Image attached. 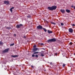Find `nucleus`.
I'll use <instances>...</instances> for the list:
<instances>
[{"label":"nucleus","instance_id":"obj_1","mask_svg":"<svg viewBox=\"0 0 75 75\" xmlns=\"http://www.w3.org/2000/svg\"><path fill=\"white\" fill-rule=\"evenodd\" d=\"M47 8L49 10H50V11H53V10H56V8H57L56 6H52V7H47Z\"/></svg>","mask_w":75,"mask_h":75},{"label":"nucleus","instance_id":"obj_2","mask_svg":"<svg viewBox=\"0 0 75 75\" xmlns=\"http://www.w3.org/2000/svg\"><path fill=\"white\" fill-rule=\"evenodd\" d=\"M36 28L38 29V30H42V26L40 25L36 27Z\"/></svg>","mask_w":75,"mask_h":75},{"label":"nucleus","instance_id":"obj_3","mask_svg":"<svg viewBox=\"0 0 75 75\" xmlns=\"http://www.w3.org/2000/svg\"><path fill=\"white\" fill-rule=\"evenodd\" d=\"M23 26V25L22 24H20L19 25H16V28H19Z\"/></svg>","mask_w":75,"mask_h":75},{"label":"nucleus","instance_id":"obj_4","mask_svg":"<svg viewBox=\"0 0 75 75\" xmlns=\"http://www.w3.org/2000/svg\"><path fill=\"white\" fill-rule=\"evenodd\" d=\"M8 50H9V48H8L6 49L3 51V52H4V53L5 52H7L8 51Z\"/></svg>","mask_w":75,"mask_h":75},{"label":"nucleus","instance_id":"obj_5","mask_svg":"<svg viewBox=\"0 0 75 75\" xmlns=\"http://www.w3.org/2000/svg\"><path fill=\"white\" fill-rule=\"evenodd\" d=\"M69 33H73V29L71 28H70L69 29Z\"/></svg>","mask_w":75,"mask_h":75},{"label":"nucleus","instance_id":"obj_6","mask_svg":"<svg viewBox=\"0 0 75 75\" xmlns=\"http://www.w3.org/2000/svg\"><path fill=\"white\" fill-rule=\"evenodd\" d=\"M38 50H39L38 49V48H35L33 49V52H35V51H38Z\"/></svg>","mask_w":75,"mask_h":75},{"label":"nucleus","instance_id":"obj_7","mask_svg":"<svg viewBox=\"0 0 75 75\" xmlns=\"http://www.w3.org/2000/svg\"><path fill=\"white\" fill-rule=\"evenodd\" d=\"M51 40L52 41V42H55L56 41V39L54 38H53L52 39H51Z\"/></svg>","mask_w":75,"mask_h":75},{"label":"nucleus","instance_id":"obj_8","mask_svg":"<svg viewBox=\"0 0 75 75\" xmlns=\"http://www.w3.org/2000/svg\"><path fill=\"white\" fill-rule=\"evenodd\" d=\"M4 3L6 4H10V3H9V2L8 1H4Z\"/></svg>","mask_w":75,"mask_h":75},{"label":"nucleus","instance_id":"obj_9","mask_svg":"<svg viewBox=\"0 0 75 75\" xmlns=\"http://www.w3.org/2000/svg\"><path fill=\"white\" fill-rule=\"evenodd\" d=\"M47 43H49L50 42H52V41L51 40V39H49L47 41Z\"/></svg>","mask_w":75,"mask_h":75},{"label":"nucleus","instance_id":"obj_10","mask_svg":"<svg viewBox=\"0 0 75 75\" xmlns=\"http://www.w3.org/2000/svg\"><path fill=\"white\" fill-rule=\"evenodd\" d=\"M47 33L49 34H51L52 33V31H50L49 30H47Z\"/></svg>","mask_w":75,"mask_h":75},{"label":"nucleus","instance_id":"obj_11","mask_svg":"<svg viewBox=\"0 0 75 75\" xmlns=\"http://www.w3.org/2000/svg\"><path fill=\"white\" fill-rule=\"evenodd\" d=\"M60 11H61V13H65V10L64 9H61L60 10Z\"/></svg>","mask_w":75,"mask_h":75},{"label":"nucleus","instance_id":"obj_12","mask_svg":"<svg viewBox=\"0 0 75 75\" xmlns=\"http://www.w3.org/2000/svg\"><path fill=\"white\" fill-rule=\"evenodd\" d=\"M66 12H67V13H70V12L71 11L69 9H66Z\"/></svg>","mask_w":75,"mask_h":75},{"label":"nucleus","instance_id":"obj_13","mask_svg":"<svg viewBox=\"0 0 75 75\" xmlns=\"http://www.w3.org/2000/svg\"><path fill=\"white\" fill-rule=\"evenodd\" d=\"M11 57H13V58H15L16 57H18V55H12L11 56Z\"/></svg>","mask_w":75,"mask_h":75},{"label":"nucleus","instance_id":"obj_14","mask_svg":"<svg viewBox=\"0 0 75 75\" xmlns=\"http://www.w3.org/2000/svg\"><path fill=\"white\" fill-rule=\"evenodd\" d=\"M3 42L2 41H0V45L2 46L3 45Z\"/></svg>","mask_w":75,"mask_h":75},{"label":"nucleus","instance_id":"obj_15","mask_svg":"<svg viewBox=\"0 0 75 75\" xmlns=\"http://www.w3.org/2000/svg\"><path fill=\"white\" fill-rule=\"evenodd\" d=\"M6 28V29H8V30H10V29H11V27H7Z\"/></svg>","mask_w":75,"mask_h":75},{"label":"nucleus","instance_id":"obj_16","mask_svg":"<svg viewBox=\"0 0 75 75\" xmlns=\"http://www.w3.org/2000/svg\"><path fill=\"white\" fill-rule=\"evenodd\" d=\"M43 30H44V31H45V32H46L47 31V29H46L45 28H42Z\"/></svg>","mask_w":75,"mask_h":75},{"label":"nucleus","instance_id":"obj_17","mask_svg":"<svg viewBox=\"0 0 75 75\" xmlns=\"http://www.w3.org/2000/svg\"><path fill=\"white\" fill-rule=\"evenodd\" d=\"M51 23L52 24H53L54 25H56V23H54V22H51Z\"/></svg>","mask_w":75,"mask_h":75},{"label":"nucleus","instance_id":"obj_18","mask_svg":"<svg viewBox=\"0 0 75 75\" xmlns=\"http://www.w3.org/2000/svg\"><path fill=\"white\" fill-rule=\"evenodd\" d=\"M38 52H37L33 53V54H38Z\"/></svg>","mask_w":75,"mask_h":75},{"label":"nucleus","instance_id":"obj_19","mask_svg":"<svg viewBox=\"0 0 75 75\" xmlns=\"http://www.w3.org/2000/svg\"><path fill=\"white\" fill-rule=\"evenodd\" d=\"M14 45V43L13 44H11L10 45V46H13V45Z\"/></svg>","mask_w":75,"mask_h":75},{"label":"nucleus","instance_id":"obj_20","mask_svg":"<svg viewBox=\"0 0 75 75\" xmlns=\"http://www.w3.org/2000/svg\"><path fill=\"white\" fill-rule=\"evenodd\" d=\"M44 55L42 53H41V57H44Z\"/></svg>","mask_w":75,"mask_h":75},{"label":"nucleus","instance_id":"obj_21","mask_svg":"<svg viewBox=\"0 0 75 75\" xmlns=\"http://www.w3.org/2000/svg\"><path fill=\"white\" fill-rule=\"evenodd\" d=\"M65 65H66L65 64H63V66H62L63 67H65Z\"/></svg>","mask_w":75,"mask_h":75},{"label":"nucleus","instance_id":"obj_22","mask_svg":"<svg viewBox=\"0 0 75 75\" xmlns=\"http://www.w3.org/2000/svg\"><path fill=\"white\" fill-rule=\"evenodd\" d=\"M69 44V45H72V44H73V43L72 42H70Z\"/></svg>","mask_w":75,"mask_h":75},{"label":"nucleus","instance_id":"obj_23","mask_svg":"<svg viewBox=\"0 0 75 75\" xmlns=\"http://www.w3.org/2000/svg\"><path fill=\"white\" fill-rule=\"evenodd\" d=\"M32 57H35V55L34 54H33L32 56Z\"/></svg>","mask_w":75,"mask_h":75},{"label":"nucleus","instance_id":"obj_24","mask_svg":"<svg viewBox=\"0 0 75 75\" xmlns=\"http://www.w3.org/2000/svg\"><path fill=\"white\" fill-rule=\"evenodd\" d=\"M61 25L63 26V25H64V23H61Z\"/></svg>","mask_w":75,"mask_h":75},{"label":"nucleus","instance_id":"obj_25","mask_svg":"<svg viewBox=\"0 0 75 75\" xmlns=\"http://www.w3.org/2000/svg\"><path fill=\"white\" fill-rule=\"evenodd\" d=\"M10 11L11 12H13V10L11 8L10 9Z\"/></svg>","mask_w":75,"mask_h":75},{"label":"nucleus","instance_id":"obj_26","mask_svg":"<svg viewBox=\"0 0 75 75\" xmlns=\"http://www.w3.org/2000/svg\"><path fill=\"white\" fill-rule=\"evenodd\" d=\"M33 48H36L37 47V46L36 45H35L33 46Z\"/></svg>","mask_w":75,"mask_h":75},{"label":"nucleus","instance_id":"obj_27","mask_svg":"<svg viewBox=\"0 0 75 75\" xmlns=\"http://www.w3.org/2000/svg\"><path fill=\"white\" fill-rule=\"evenodd\" d=\"M35 57H38V55H37V54H36L35 55Z\"/></svg>","mask_w":75,"mask_h":75},{"label":"nucleus","instance_id":"obj_28","mask_svg":"<svg viewBox=\"0 0 75 75\" xmlns=\"http://www.w3.org/2000/svg\"><path fill=\"white\" fill-rule=\"evenodd\" d=\"M71 7L72 8H74V5H72V6H71Z\"/></svg>","mask_w":75,"mask_h":75},{"label":"nucleus","instance_id":"obj_29","mask_svg":"<svg viewBox=\"0 0 75 75\" xmlns=\"http://www.w3.org/2000/svg\"><path fill=\"white\" fill-rule=\"evenodd\" d=\"M31 67L32 68H34V66H33V65H31Z\"/></svg>","mask_w":75,"mask_h":75},{"label":"nucleus","instance_id":"obj_30","mask_svg":"<svg viewBox=\"0 0 75 75\" xmlns=\"http://www.w3.org/2000/svg\"><path fill=\"white\" fill-rule=\"evenodd\" d=\"M40 45H44V43H40Z\"/></svg>","mask_w":75,"mask_h":75},{"label":"nucleus","instance_id":"obj_31","mask_svg":"<svg viewBox=\"0 0 75 75\" xmlns=\"http://www.w3.org/2000/svg\"><path fill=\"white\" fill-rule=\"evenodd\" d=\"M72 26H73V27H75V25H74V24H73Z\"/></svg>","mask_w":75,"mask_h":75},{"label":"nucleus","instance_id":"obj_32","mask_svg":"<svg viewBox=\"0 0 75 75\" xmlns=\"http://www.w3.org/2000/svg\"><path fill=\"white\" fill-rule=\"evenodd\" d=\"M14 7H13L11 8L12 9H14Z\"/></svg>","mask_w":75,"mask_h":75},{"label":"nucleus","instance_id":"obj_33","mask_svg":"<svg viewBox=\"0 0 75 75\" xmlns=\"http://www.w3.org/2000/svg\"><path fill=\"white\" fill-rule=\"evenodd\" d=\"M29 73H30V74H29V75H30V74H31V72L30 71L29 72Z\"/></svg>","mask_w":75,"mask_h":75},{"label":"nucleus","instance_id":"obj_34","mask_svg":"<svg viewBox=\"0 0 75 75\" xmlns=\"http://www.w3.org/2000/svg\"><path fill=\"white\" fill-rule=\"evenodd\" d=\"M52 62L51 63H50V65H52Z\"/></svg>","mask_w":75,"mask_h":75},{"label":"nucleus","instance_id":"obj_35","mask_svg":"<svg viewBox=\"0 0 75 75\" xmlns=\"http://www.w3.org/2000/svg\"><path fill=\"white\" fill-rule=\"evenodd\" d=\"M14 36H16V34H14Z\"/></svg>","mask_w":75,"mask_h":75},{"label":"nucleus","instance_id":"obj_36","mask_svg":"<svg viewBox=\"0 0 75 75\" xmlns=\"http://www.w3.org/2000/svg\"><path fill=\"white\" fill-rule=\"evenodd\" d=\"M31 16H28V18H30V17Z\"/></svg>","mask_w":75,"mask_h":75},{"label":"nucleus","instance_id":"obj_37","mask_svg":"<svg viewBox=\"0 0 75 75\" xmlns=\"http://www.w3.org/2000/svg\"><path fill=\"white\" fill-rule=\"evenodd\" d=\"M42 49H43V50H45V49H44V48H42Z\"/></svg>","mask_w":75,"mask_h":75},{"label":"nucleus","instance_id":"obj_38","mask_svg":"<svg viewBox=\"0 0 75 75\" xmlns=\"http://www.w3.org/2000/svg\"><path fill=\"white\" fill-rule=\"evenodd\" d=\"M24 38H25V36H24Z\"/></svg>","mask_w":75,"mask_h":75},{"label":"nucleus","instance_id":"obj_39","mask_svg":"<svg viewBox=\"0 0 75 75\" xmlns=\"http://www.w3.org/2000/svg\"><path fill=\"white\" fill-rule=\"evenodd\" d=\"M56 55H57V53H56Z\"/></svg>","mask_w":75,"mask_h":75},{"label":"nucleus","instance_id":"obj_40","mask_svg":"<svg viewBox=\"0 0 75 75\" xmlns=\"http://www.w3.org/2000/svg\"><path fill=\"white\" fill-rule=\"evenodd\" d=\"M28 17V16H27V17Z\"/></svg>","mask_w":75,"mask_h":75}]
</instances>
